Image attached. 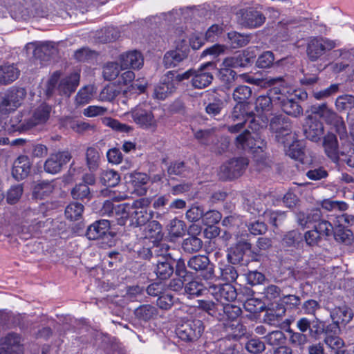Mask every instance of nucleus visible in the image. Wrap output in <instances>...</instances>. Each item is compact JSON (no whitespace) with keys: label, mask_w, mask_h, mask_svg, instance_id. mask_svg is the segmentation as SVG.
<instances>
[{"label":"nucleus","mask_w":354,"mask_h":354,"mask_svg":"<svg viewBox=\"0 0 354 354\" xmlns=\"http://www.w3.org/2000/svg\"><path fill=\"white\" fill-rule=\"evenodd\" d=\"M268 120L266 116L260 114L255 115L251 111L248 115L246 122H248V127L254 132L252 135L248 130H245L239 135L236 138L237 147L243 149H262L265 146V142L256 132L266 127Z\"/></svg>","instance_id":"1"},{"label":"nucleus","mask_w":354,"mask_h":354,"mask_svg":"<svg viewBox=\"0 0 354 354\" xmlns=\"http://www.w3.org/2000/svg\"><path fill=\"white\" fill-rule=\"evenodd\" d=\"M266 83L269 86H273L271 90L272 93L279 95L276 99L284 113L295 118L303 114V109L298 102L286 97L287 87L285 86V82L282 77L267 79Z\"/></svg>","instance_id":"2"},{"label":"nucleus","mask_w":354,"mask_h":354,"mask_svg":"<svg viewBox=\"0 0 354 354\" xmlns=\"http://www.w3.org/2000/svg\"><path fill=\"white\" fill-rule=\"evenodd\" d=\"M153 109L147 103L139 104L130 111L125 113V115L140 129L155 131L157 129L158 120L155 117Z\"/></svg>","instance_id":"3"},{"label":"nucleus","mask_w":354,"mask_h":354,"mask_svg":"<svg viewBox=\"0 0 354 354\" xmlns=\"http://www.w3.org/2000/svg\"><path fill=\"white\" fill-rule=\"evenodd\" d=\"M59 75L57 72L55 73L49 79L46 86V95L49 97L55 90L59 95L69 97L73 93L80 83V75L74 72L69 75L62 78L58 83Z\"/></svg>","instance_id":"4"},{"label":"nucleus","mask_w":354,"mask_h":354,"mask_svg":"<svg viewBox=\"0 0 354 354\" xmlns=\"http://www.w3.org/2000/svg\"><path fill=\"white\" fill-rule=\"evenodd\" d=\"M169 249V246L166 243H160L154 249L157 260L154 263L153 272L160 280L169 279L174 273V260L168 253Z\"/></svg>","instance_id":"5"},{"label":"nucleus","mask_w":354,"mask_h":354,"mask_svg":"<svg viewBox=\"0 0 354 354\" xmlns=\"http://www.w3.org/2000/svg\"><path fill=\"white\" fill-rule=\"evenodd\" d=\"M27 93L24 88L12 86L0 97V114L15 111L23 103Z\"/></svg>","instance_id":"6"},{"label":"nucleus","mask_w":354,"mask_h":354,"mask_svg":"<svg viewBox=\"0 0 354 354\" xmlns=\"http://www.w3.org/2000/svg\"><path fill=\"white\" fill-rule=\"evenodd\" d=\"M338 45L336 40L327 37H310L306 45L307 57L310 61L315 62L326 52L333 50Z\"/></svg>","instance_id":"7"},{"label":"nucleus","mask_w":354,"mask_h":354,"mask_svg":"<svg viewBox=\"0 0 354 354\" xmlns=\"http://www.w3.org/2000/svg\"><path fill=\"white\" fill-rule=\"evenodd\" d=\"M270 129L274 133L275 140L279 143L286 146L293 141L291 123L286 117L282 115L272 117L270 122Z\"/></svg>","instance_id":"8"},{"label":"nucleus","mask_w":354,"mask_h":354,"mask_svg":"<svg viewBox=\"0 0 354 354\" xmlns=\"http://www.w3.org/2000/svg\"><path fill=\"white\" fill-rule=\"evenodd\" d=\"M204 325L200 319H188L182 322L176 329L177 336L185 342L197 340L204 331Z\"/></svg>","instance_id":"9"},{"label":"nucleus","mask_w":354,"mask_h":354,"mask_svg":"<svg viewBox=\"0 0 354 354\" xmlns=\"http://www.w3.org/2000/svg\"><path fill=\"white\" fill-rule=\"evenodd\" d=\"M52 107L46 103H42L35 108L26 124L18 126L17 129L28 130L31 128L45 124L50 118Z\"/></svg>","instance_id":"10"},{"label":"nucleus","mask_w":354,"mask_h":354,"mask_svg":"<svg viewBox=\"0 0 354 354\" xmlns=\"http://www.w3.org/2000/svg\"><path fill=\"white\" fill-rule=\"evenodd\" d=\"M187 266L190 269L200 272L201 277L205 280H211L215 277L214 265L205 255L192 257L188 261Z\"/></svg>","instance_id":"11"},{"label":"nucleus","mask_w":354,"mask_h":354,"mask_svg":"<svg viewBox=\"0 0 354 354\" xmlns=\"http://www.w3.org/2000/svg\"><path fill=\"white\" fill-rule=\"evenodd\" d=\"M215 66L212 62L202 65L198 70L194 71L192 85L198 89L208 86L213 80V71Z\"/></svg>","instance_id":"12"},{"label":"nucleus","mask_w":354,"mask_h":354,"mask_svg":"<svg viewBox=\"0 0 354 354\" xmlns=\"http://www.w3.org/2000/svg\"><path fill=\"white\" fill-rule=\"evenodd\" d=\"M209 292L221 305L234 301L237 297L236 288L229 283L211 285L209 286Z\"/></svg>","instance_id":"13"},{"label":"nucleus","mask_w":354,"mask_h":354,"mask_svg":"<svg viewBox=\"0 0 354 354\" xmlns=\"http://www.w3.org/2000/svg\"><path fill=\"white\" fill-rule=\"evenodd\" d=\"M148 203V201L144 198L136 201L133 203V208L131 212V221L133 225L136 227L142 226L149 222L152 218V213L148 212L146 208Z\"/></svg>","instance_id":"14"},{"label":"nucleus","mask_w":354,"mask_h":354,"mask_svg":"<svg viewBox=\"0 0 354 354\" xmlns=\"http://www.w3.org/2000/svg\"><path fill=\"white\" fill-rule=\"evenodd\" d=\"M71 158V155L68 151L51 153L44 162V171L48 174H56L61 171L63 166L67 164Z\"/></svg>","instance_id":"15"},{"label":"nucleus","mask_w":354,"mask_h":354,"mask_svg":"<svg viewBox=\"0 0 354 354\" xmlns=\"http://www.w3.org/2000/svg\"><path fill=\"white\" fill-rule=\"evenodd\" d=\"M248 165L245 158H233L221 167V171L227 179L238 178L241 176Z\"/></svg>","instance_id":"16"},{"label":"nucleus","mask_w":354,"mask_h":354,"mask_svg":"<svg viewBox=\"0 0 354 354\" xmlns=\"http://www.w3.org/2000/svg\"><path fill=\"white\" fill-rule=\"evenodd\" d=\"M304 133L307 139L317 142L321 140L324 135V125L317 118L312 115H309L305 119Z\"/></svg>","instance_id":"17"},{"label":"nucleus","mask_w":354,"mask_h":354,"mask_svg":"<svg viewBox=\"0 0 354 354\" xmlns=\"http://www.w3.org/2000/svg\"><path fill=\"white\" fill-rule=\"evenodd\" d=\"M174 72L169 71L162 78L160 83L155 87L153 96L158 100H165L176 89L174 82Z\"/></svg>","instance_id":"18"},{"label":"nucleus","mask_w":354,"mask_h":354,"mask_svg":"<svg viewBox=\"0 0 354 354\" xmlns=\"http://www.w3.org/2000/svg\"><path fill=\"white\" fill-rule=\"evenodd\" d=\"M21 338L15 333H10L0 340L1 352L0 354H22L23 348Z\"/></svg>","instance_id":"19"},{"label":"nucleus","mask_w":354,"mask_h":354,"mask_svg":"<svg viewBox=\"0 0 354 354\" xmlns=\"http://www.w3.org/2000/svg\"><path fill=\"white\" fill-rule=\"evenodd\" d=\"M119 61L120 68L139 69L143 66L144 59L142 54L138 50H131L124 53L120 55Z\"/></svg>","instance_id":"20"},{"label":"nucleus","mask_w":354,"mask_h":354,"mask_svg":"<svg viewBox=\"0 0 354 354\" xmlns=\"http://www.w3.org/2000/svg\"><path fill=\"white\" fill-rule=\"evenodd\" d=\"M322 146L326 155L333 162H336L339 160L340 151H339L338 141L336 136L328 133L323 137Z\"/></svg>","instance_id":"21"},{"label":"nucleus","mask_w":354,"mask_h":354,"mask_svg":"<svg viewBox=\"0 0 354 354\" xmlns=\"http://www.w3.org/2000/svg\"><path fill=\"white\" fill-rule=\"evenodd\" d=\"M243 24L250 28H255L262 26L265 21L264 15L253 8H248L243 11L242 14Z\"/></svg>","instance_id":"22"},{"label":"nucleus","mask_w":354,"mask_h":354,"mask_svg":"<svg viewBox=\"0 0 354 354\" xmlns=\"http://www.w3.org/2000/svg\"><path fill=\"white\" fill-rule=\"evenodd\" d=\"M30 162L26 156H20L13 163L12 176L17 180L24 179L30 173Z\"/></svg>","instance_id":"23"},{"label":"nucleus","mask_w":354,"mask_h":354,"mask_svg":"<svg viewBox=\"0 0 354 354\" xmlns=\"http://www.w3.org/2000/svg\"><path fill=\"white\" fill-rule=\"evenodd\" d=\"M110 230L108 220H100L91 224L86 230V236L90 240H95L103 237Z\"/></svg>","instance_id":"24"},{"label":"nucleus","mask_w":354,"mask_h":354,"mask_svg":"<svg viewBox=\"0 0 354 354\" xmlns=\"http://www.w3.org/2000/svg\"><path fill=\"white\" fill-rule=\"evenodd\" d=\"M234 56L226 57L222 62L220 68V75L223 81L230 82L234 80L236 73L232 68H238Z\"/></svg>","instance_id":"25"},{"label":"nucleus","mask_w":354,"mask_h":354,"mask_svg":"<svg viewBox=\"0 0 354 354\" xmlns=\"http://www.w3.org/2000/svg\"><path fill=\"white\" fill-rule=\"evenodd\" d=\"M28 47L34 48V57L42 61L48 60L56 52V49L50 42H45L37 46L34 43H30L28 44Z\"/></svg>","instance_id":"26"},{"label":"nucleus","mask_w":354,"mask_h":354,"mask_svg":"<svg viewBox=\"0 0 354 354\" xmlns=\"http://www.w3.org/2000/svg\"><path fill=\"white\" fill-rule=\"evenodd\" d=\"M19 70L14 64L0 66V84H8L15 81L19 75Z\"/></svg>","instance_id":"27"},{"label":"nucleus","mask_w":354,"mask_h":354,"mask_svg":"<svg viewBox=\"0 0 354 354\" xmlns=\"http://www.w3.org/2000/svg\"><path fill=\"white\" fill-rule=\"evenodd\" d=\"M331 317L335 324L346 325L353 319V313L351 308L342 306L334 308L331 313Z\"/></svg>","instance_id":"28"},{"label":"nucleus","mask_w":354,"mask_h":354,"mask_svg":"<svg viewBox=\"0 0 354 354\" xmlns=\"http://www.w3.org/2000/svg\"><path fill=\"white\" fill-rule=\"evenodd\" d=\"M250 249V244L248 242H239L234 248H231L227 254L228 261L235 264L242 260L243 254Z\"/></svg>","instance_id":"29"},{"label":"nucleus","mask_w":354,"mask_h":354,"mask_svg":"<svg viewBox=\"0 0 354 354\" xmlns=\"http://www.w3.org/2000/svg\"><path fill=\"white\" fill-rule=\"evenodd\" d=\"M54 188L53 182L42 180L34 186L32 195L35 198L44 199L53 193Z\"/></svg>","instance_id":"30"},{"label":"nucleus","mask_w":354,"mask_h":354,"mask_svg":"<svg viewBox=\"0 0 354 354\" xmlns=\"http://www.w3.org/2000/svg\"><path fill=\"white\" fill-rule=\"evenodd\" d=\"M250 112L248 103H236L229 116V119L234 122L236 121L247 122V118Z\"/></svg>","instance_id":"31"},{"label":"nucleus","mask_w":354,"mask_h":354,"mask_svg":"<svg viewBox=\"0 0 354 354\" xmlns=\"http://www.w3.org/2000/svg\"><path fill=\"white\" fill-rule=\"evenodd\" d=\"M220 307L219 311L222 310L223 312V314L218 313V319L220 320H235L242 313L240 307L230 303L221 305Z\"/></svg>","instance_id":"32"},{"label":"nucleus","mask_w":354,"mask_h":354,"mask_svg":"<svg viewBox=\"0 0 354 354\" xmlns=\"http://www.w3.org/2000/svg\"><path fill=\"white\" fill-rule=\"evenodd\" d=\"M95 93V87L93 85L84 86L77 92L75 96V104L80 106L89 103L93 98Z\"/></svg>","instance_id":"33"},{"label":"nucleus","mask_w":354,"mask_h":354,"mask_svg":"<svg viewBox=\"0 0 354 354\" xmlns=\"http://www.w3.org/2000/svg\"><path fill=\"white\" fill-rule=\"evenodd\" d=\"M194 138L201 144L209 145L214 143L216 138V129H206L193 130Z\"/></svg>","instance_id":"34"},{"label":"nucleus","mask_w":354,"mask_h":354,"mask_svg":"<svg viewBox=\"0 0 354 354\" xmlns=\"http://www.w3.org/2000/svg\"><path fill=\"white\" fill-rule=\"evenodd\" d=\"M147 82L142 80L141 82L137 80L133 83L122 89V96L125 98L131 97L133 95H138L145 91Z\"/></svg>","instance_id":"35"},{"label":"nucleus","mask_w":354,"mask_h":354,"mask_svg":"<svg viewBox=\"0 0 354 354\" xmlns=\"http://www.w3.org/2000/svg\"><path fill=\"white\" fill-rule=\"evenodd\" d=\"M162 227L157 221H151L145 225L143 235L145 239H154L156 241L162 237Z\"/></svg>","instance_id":"36"},{"label":"nucleus","mask_w":354,"mask_h":354,"mask_svg":"<svg viewBox=\"0 0 354 354\" xmlns=\"http://www.w3.org/2000/svg\"><path fill=\"white\" fill-rule=\"evenodd\" d=\"M185 57V54L179 50H171L165 55L163 63L166 68L174 67L183 61Z\"/></svg>","instance_id":"37"},{"label":"nucleus","mask_w":354,"mask_h":354,"mask_svg":"<svg viewBox=\"0 0 354 354\" xmlns=\"http://www.w3.org/2000/svg\"><path fill=\"white\" fill-rule=\"evenodd\" d=\"M157 313L156 308L149 304L142 305L135 310L136 317L143 321H148L154 318Z\"/></svg>","instance_id":"38"},{"label":"nucleus","mask_w":354,"mask_h":354,"mask_svg":"<svg viewBox=\"0 0 354 354\" xmlns=\"http://www.w3.org/2000/svg\"><path fill=\"white\" fill-rule=\"evenodd\" d=\"M325 344L333 351L335 354H347L344 349V342L339 337L327 335L324 339Z\"/></svg>","instance_id":"39"},{"label":"nucleus","mask_w":354,"mask_h":354,"mask_svg":"<svg viewBox=\"0 0 354 354\" xmlns=\"http://www.w3.org/2000/svg\"><path fill=\"white\" fill-rule=\"evenodd\" d=\"M122 89L115 84H109L101 91L99 98L102 101L111 102L119 95H122Z\"/></svg>","instance_id":"40"},{"label":"nucleus","mask_w":354,"mask_h":354,"mask_svg":"<svg viewBox=\"0 0 354 354\" xmlns=\"http://www.w3.org/2000/svg\"><path fill=\"white\" fill-rule=\"evenodd\" d=\"M206 286L197 279H193L185 285V292L190 297H198L206 290Z\"/></svg>","instance_id":"41"},{"label":"nucleus","mask_w":354,"mask_h":354,"mask_svg":"<svg viewBox=\"0 0 354 354\" xmlns=\"http://www.w3.org/2000/svg\"><path fill=\"white\" fill-rule=\"evenodd\" d=\"M254 50L247 48L234 55L239 67H245L252 64L255 58Z\"/></svg>","instance_id":"42"},{"label":"nucleus","mask_w":354,"mask_h":354,"mask_svg":"<svg viewBox=\"0 0 354 354\" xmlns=\"http://www.w3.org/2000/svg\"><path fill=\"white\" fill-rule=\"evenodd\" d=\"M202 246V240L195 236H191L184 239L182 243L183 250L189 254L198 252Z\"/></svg>","instance_id":"43"},{"label":"nucleus","mask_w":354,"mask_h":354,"mask_svg":"<svg viewBox=\"0 0 354 354\" xmlns=\"http://www.w3.org/2000/svg\"><path fill=\"white\" fill-rule=\"evenodd\" d=\"M120 180L119 174L113 169H106L100 174V182L106 186L115 187Z\"/></svg>","instance_id":"44"},{"label":"nucleus","mask_w":354,"mask_h":354,"mask_svg":"<svg viewBox=\"0 0 354 354\" xmlns=\"http://www.w3.org/2000/svg\"><path fill=\"white\" fill-rule=\"evenodd\" d=\"M66 125L75 132L82 134L95 130V126L86 122L69 119L66 121Z\"/></svg>","instance_id":"45"},{"label":"nucleus","mask_w":354,"mask_h":354,"mask_svg":"<svg viewBox=\"0 0 354 354\" xmlns=\"http://www.w3.org/2000/svg\"><path fill=\"white\" fill-rule=\"evenodd\" d=\"M168 230L171 237H182L187 231L186 224L183 221L174 218L170 221Z\"/></svg>","instance_id":"46"},{"label":"nucleus","mask_w":354,"mask_h":354,"mask_svg":"<svg viewBox=\"0 0 354 354\" xmlns=\"http://www.w3.org/2000/svg\"><path fill=\"white\" fill-rule=\"evenodd\" d=\"M84 212V205L80 203H71L65 209L66 217L71 221L80 219Z\"/></svg>","instance_id":"47"},{"label":"nucleus","mask_w":354,"mask_h":354,"mask_svg":"<svg viewBox=\"0 0 354 354\" xmlns=\"http://www.w3.org/2000/svg\"><path fill=\"white\" fill-rule=\"evenodd\" d=\"M265 342L272 346H279L286 343V337L281 330H273L263 337Z\"/></svg>","instance_id":"48"},{"label":"nucleus","mask_w":354,"mask_h":354,"mask_svg":"<svg viewBox=\"0 0 354 354\" xmlns=\"http://www.w3.org/2000/svg\"><path fill=\"white\" fill-rule=\"evenodd\" d=\"M132 208L133 205L131 206L127 203L120 204L115 207L114 214L118 216L117 218L118 225H125L127 220L129 216H131Z\"/></svg>","instance_id":"49"},{"label":"nucleus","mask_w":354,"mask_h":354,"mask_svg":"<svg viewBox=\"0 0 354 354\" xmlns=\"http://www.w3.org/2000/svg\"><path fill=\"white\" fill-rule=\"evenodd\" d=\"M334 238L338 243L349 245L353 241V233L350 230L339 226L334 230Z\"/></svg>","instance_id":"50"},{"label":"nucleus","mask_w":354,"mask_h":354,"mask_svg":"<svg viewBox=\"0 0 354 354\" xmlns=\"http://www.w3.org/2000/svg\"><path fill=\"white\" fill-rule=\"evenodd\" d=\"M252 95L251 88L245 85H240L235 88L232 93V97L236 103H246L245 102Z\"/></svg>","instance_id":"51"},{"label":"nucleus","mask_w":354,"mask_h":354,"mask_svg":"<svg viewBox=\"0 0 354 354\" xmlns=\"http://www.w3.org/2000/svg\"><path fill=\"white\" fill-rule=\"evenodd\" d=\"M102 122L104 125L120 132L129 133L130 131H132L133 129L132 127L127 125L126 124H122L118 120L109 117L103 118L102 119Z\"/></svg>","instance_id":"52"},{"label":"nucleus","mask_w":354,"mask_h":354,"mask_svg":"<svg viewBox=\"0 0 354 354\" xmlns=\"http://www.w3.org/2000/svg\"><path fill=\"white\" fill-rule=\"evenodd\" d=\"M339 159L351 167H354V146L351 143L344 144L340 150Z\"/></svg>","instance_id":"53"},{"label":"nucleus","mask_w":354,"mask_h":354,"mask_svg":"<svg viewBox=\"0 0 354 354\" xmlns=\"http://www.w3.org/2000/svg\"><path fill=\"white\" fill-rule=\"evenodd\" d=\"M272 106V100L268 95H260L257 97L254 102V109L257 114L262 115L263 113L269 111Z\"/></svg>","instance_id":"54"},{"label":"nucleus","mask_w":354,"mask_h":354,"mask_svg":"<svg viewBox=\"0 0 354 354\" xmlns=\"http://www.w3.org/2000/svg\"><path fill=\"white\" fill-rule=\"evenodd\" d=\"M231 46L236 48L246 46L250 41V36L242 35L237 32H230L227 34Z\"/></svg>","instance_id":"55"},{"label":"nucleus","mask_w":354,"mask_h":354,"mask_svg":"<svg viewBox=\"0 0 354 354\" xmlns=\"http://www.w3.org/2000/svg\"><path fill=\"white\" fill-rule=\"evenodd\" d=\"M335 106L339 111L351 110L354 108V96L350 95L339 96L336 99Z\"/></svg>","instance_id":"56"},{"label":"nucleus","mask_w":354,"mask_h":354,"mask_svg":"<svg viewBox=\"0 0 354 354\" xmlns=\"http://www.w3.org/2000/svg\"><path fill=\"white\" fill-rule=\"evenodd\" d=\"M285 313L286 308L283 306H279L277 310L267 313L266 321L270 325L279 326Z\"/></svg>","instance_id":"57"},{"label":"nucleus","mask_w":354,"mask_h":354,"mask_svg":"<svg viewBox=\"0 0 354 354\" xmlns=\"http://www.w3.org/2000/svg\"><path fill=\"white\" fill-rule=\"evenodd\" d=\"M120 66L116 62H109L103 68V76L107 80H115L120 74Z\"/></svg>","instance_id":"58"},{"label":"nucleus","mask_w":354,"mask_h":354,"mask_svg":"<svg viewBox=\"0 0 354 354\" xmlns=\"http://www.w3.org/2000/svg\"><path fill=\"white\" fill-rule=\"evenodd\" d=\"M86 164L90 170H95L98 167L100 154L94 147H88L86 152Z\"/></svg>","instance_id":"59"},{"label":"nucleus","mask_w":354,"mask_h":354,"mask_svg":"<svg viewBox=\"0 0 354 354\" xmlns=\"http://www.w3.org/2000/svg\"><path fill=\"white\" fill-rule=\"evenodd\" d=\"M126 178L135 187L145 185L149 180V177L146 174L140 172L130 173L126 176Z\"/></svg>","instance_id":"60"},{"label":"nucleus","mask_w":354,"mask_h":354,"mask_svg":"<svg viewBox=\"0 0 354 354\" xmlns=\"http://www.w3.org/2000/svg\"><path fill=\"white\" fill-rule=\"evenodd\" d=\"M302 240V236L297 230L288 232L283 239V245L287 247H296Z\"/></svg>","instance_id":"61"},{"label":"nucleus","mask_w":354,"mask_h":354,"mask_svg":"<svg viewBox=\"0 0 354 354\" xmlns=\"http://www.w3.org/2000/svg\"><path fill=\"white\" fill-rule=\"evenodd\" d=\"M71 194L75 199H89L91 198V192L89 187L86 184L77 185L71 191Z\"/></svg>","instance_id":"62"},{"label":"nucleus","mask_w":354,"mask_h":354,"mask_svg":"<svg viewBox=\"0 0 354 354\" xmlns=\"http://www.w3.org/2000/svg\"><path fill=\"white\" fill-rule=\"evenodd\" d=\"M263 217L265 220L268 221L270 223L277 227L286 218V215L284 212L266 210V212H263Z\"/></svg>","instance_id":"63"},{"label":"nucleus","mask_w":354,"mask_h":354,"mask_svg":"<svg viewBox=\"0 0 354 354\" xmlns=\"http://www.w3.org/2000/svg\"><path fill=\"white\" fill-rule=\"evenodd\" d=\"M315 223H317L313 227L321 235V238L322 236L327 237L331 234L333 227L330 223L325 220H319V218Z\"/></svg>","instance_id":"64"}]
</instances>
